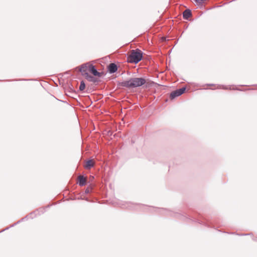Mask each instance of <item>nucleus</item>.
<instances>
[{
  "label": "nucleus",
  "mask_w": 257,
  "mask_h": 257,
  "mask_svg": "<svg viewBox=\"0 0 257 257\" xmlns=\"http://www.w3.org/2000/svg\"><path fill=\"white\" fill-rule=\"evenodd\" d=\"M186 88L183 87L180 89H177L175 91H173L171 94L170 96L171 98L173 99L175 98L176 97L179 96L182 94L185 91Z\"/></svg>",
  "instance_id": "4"
},
{
  "label": "nucleus",
  "mask_w": 257,
  "mask_h": 257,
  "mask_svg": "<svg viewBox=\"0 0 257 257\" xmlns=\"http://www.w3.org/2000/svg\"><path fill=\"white\" fill-rule=\"evenodd\" d=\"M146 83V80L143 78H132L122 82L121 85L128 88L141 86Z\"/></svg>",
  "instance_id": "1"
},
{
  "label": "nucleus",
  "mask_w": 257,
  "mask_h": 257,
  "mask_svg": "<svg viewBox=\"0 0 257 257\" xmlns=\"http://www.w3.org/2000/svg\"><path fill=\"white\" fill-rule=\"evenodd\" d=\"M84 76L89 81L95 82L96 81V79L94 77L91 76L88 73H86V75Z\"/></svg>",
  "instance_id": "10"
},
{
  "label": "nucleus",
  "mask_w": 257,
  "mask_h": 257,
  "mask_svg": "<svg viewBox=\"0 0 257 257\" xmlns=\"http://www.w3.org/2000/svg\"><path fill=\"white\" fill-rule=\"evenodd\" d=\"M86 192L87 193H88V192H89L88 190H87L86 191Z\"/></svg>",
  "instance_id": "15"
},
{
  "label": "nucleus",
  "mask_w": 257,
  "mask_h": 257,
  "mask_svg": "<svg viewBox=\"0 0 257 257\" xmlns=\"http://www.w3.org/2000/svg\"><path fill=\"white\" fill-rule=\"evenodd\" d=\"M245 238H241V239L242 240H250V239H254L252 237V236L250 235V234H248V235H246L245 236Z\"/></svg>",
  "instance_id": "12"
},
{
  "label": "nucleus",
  "mask_w": 257,
  "mask_h": 257,
  "mask_svg": "<svg viewBox=\"0 0 257 257\" xmlns=\"http://www.w3.org/2000/svg\"><path fill=\"white\" fill-rule=\"evenodd\" d=\"M117 70V66L114 63H111L108 66V70L110 73H113L115 72Z\"/></svg>",
  "instance_id": "6"
},
{
  "label": "nucleus",
  "mask_w": 257,
  "mask_h": 257,
  "mask_svg": "<svg viewBox=\"0 0 257 257\" xmlns=\"http://www.w3.org/2000/svg\"><path fill=\"white\" fill-rule=\"evenodd\" d=\"M191 15V11L189 9L186 10L183 12V17L185 19H188Z\"/></svg>",
  "instance_id": "9"
},
{
  "label": "nucleus",
  "mask_w": 257,
  "mask_h": 257,
  "mask_svg": "<svg viewBox=\"0 0 257 257\" xmlns=\"http://www.w3.org/2000/svg\"><path fill=\"white\" fill-rule=\"evenodd\" d=\"M79 184L80 186H84L86 182V179L82 176H79L78 177Z\"/></svg>",
  "instance_id": "7"
},
{
  "label": "nucleus",
  "mask_w": 257,
  "mask_h": 257,
  "mask_svg": "<svg viewBox=\"0 0 257 257\" xmlns=\"http://www.w3.org/2000/svg\"><path fill=\"white\" fill-rule=\"evenodd\" d=\"M93 179H94V177L93 176H90V178H89L90 181H92Z\"/></svg>",
  "instance_id": "13"
},
{
  "label": "nucleus",
  "mask_w": 257,
  "mask_h": 257,
  "mask_svg": "<svg viewBox=\"0 0 257 257\" xmlns=\"http://www.w3.org/2000/svg\"><path fill=\"white\" fill-rule=\"evenodd\" d=\"M91 64L87 63L81 65L79 67V71L83 76L86 75V73H88V71L89 70V66Z\"/></svg>",
  "instance_id": "3"
},
{
  "label": "nucleus",
  "mask_w": 257,
  "mask_h": 257,
  "mask_svg": "<svg viewBox=\"0 0 257 257\" xmlns=\"http://www.w3.org/2000/svg\"><path fill=\"white\" fill-rule=\"evenodd\" d=\"M85 88V84L83 81H81L80 82V85L79 86V90L80 91H83Z\"/></svg>",
  "instance_id": "11"
},
{
  "label": "nucleus",
  "mask_w": 257,
  "mask_h": 257,
  "mask_svg": "<svg viewBox=\"0 0 257 257\" xmlns=\"http://www.w3.org/2000/svg\"><path fill=\"white\" fill-rule=\"evenodd\" d=\"M91 73H92L94 76H100V73L98 72L97 70L95 69V67L93 65H90L89 66V70Z\"/></svg>",
  "instance_id": "5"
},
{
  "label": "nucleus",
  "mask_w": 257,
  "mask_h": 257,
  "mask_svg": "<svg viewBox=\"0 0 257 257\" xmlns=\"http://www.w3.org/2000/svg\"><path fill=\"white\" fill-rule=\"evenodd\" d=\"M142 58V53L141 50L136 49L132 51L129 57V61L131 63H137Z\"/></svg>",
  "instance_id": "2"
},
{
  "label": "nucleus",
  "mask_w": 257,
  "mask_h": 257,
  "mask_svg": "<svg viewBox=\"0 0 257 257\" xmlns=\"http://www.w3.org/2000/svg\"><path fill=\"white\" fill-rule=\"evenodd\" d=\"M94 163L92 160H89L87 161L85 165V167L86 169H90L94 166Z\"/></svg>",
  "instance_id": "8"
},
{
  "label": "nucleus",
  "mask_w": 257,
  "mask_h": 257,
  "mask_svg": "<svg viewBox=\"0 0 257 257\" xmlns=\"http://www.w3.org/2000/svg\"><path fill=\"white\" fill-rule=\"evenodd\" d=\"M163 40H166V38H162Z\"/></svg>",
  "instance_id": "14"
}]
</instances>
